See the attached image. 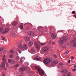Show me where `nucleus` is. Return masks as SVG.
<instances>
[{"label": "nucleus", "instance_id": "nucleus-1", "mask_svg": "<svg viewBox=\"0 0 76 76\" xmlns=\"http://www.w3.org/2000/svg\"><path fill=\"white\" fill-rule=\"evenodd\" d=\"M60 39L58 41V43L60 45L64 44V42H66L67 40V37L66 36L63 37H60L59 38Z\"/></svg>", "mask_w": 76, "mask_h": 76}, {"label": "nucleus", "instance_id": "nucleus-2", "mask_svg": "<svg viewBox=\"0 0 76 76\" xmlns=\"http://www.w3.org/2000/svg\"><path fill=\"white\" fill-rule=\"evenodd\" d=\"M35 68L37 69L39 73V75L41 76H42L45 74L44 72L39 67L37 66H35Z\"/></svg>", "mask_w": 76, "mask_h": 76}, {"label": "nucleus", "instance_id": "nucleus-3", "mask_svg": "<svg viewBox=\"0 0 76 76\" xmlns=\"http://www.w3.org/2000/svg\"><path fill=\"white\" fill-rule=\"evenodd\" d=\"M52 59L50 58H45L43 61V63L45 64H46L50 63Z\"/></svg>", "mask_w": 76, "mask_h": 76}, {"label": "nucleus", "instance_id": "nucleus-4", "mask_svg": "<svg viewBox=\"0 0 76 76\" xmlns=\"http://www.w3.org/2000/svg\"><path fill=\"white\" fill-rule=\"evenodd\" d=\"M34 45L36 48L38 50H39L40 48L39 45L38 44L37 41L34 42Z\"/></svg>", "mask_w": 76, "mask_h": 76}, {"label": "nucleus", "instance_id": "nucleus-5", "mask_svg": "<svg viewBox=\"0 0 76 76\" xmlns=\"http://www.w3.org/2000/svg\"><path fill=\"white\" fill-rule=\"evenodd\" d=\"M28 48V46L26 44H24L23 45V49H22L23 50V51H24L25 50H27Z\"/></svg>", "mask_w": 76, "mask_h": 76}, {"label": "nucleus", "instance_id": "nucleus-6", "mask_svg": "<svg viewBox=\"0 0 76 76\" xmlns=\"http://www.w3.org/2000/svg\"><path fill=\"white\" fill-rule=\"evenodd\" d=\"M27 33H28V35L31 36H34L35 35V34L34 32L31 31H28V32H27Z\"/></svg>", "mask_w": 76, "mask_h": 76}, {"label": "nucleus", "instance_id": "nucleus-7", "mask_svg": "<svg viewBox=\"0 0 76 76\" xmlns=\"http://www.w3.org/2000/svg\"><path fill=\"white\" fill-rule=\"evenodd\" d=\"M2 66H1V67L3 68L4 70H6L7 68L5 67V63L3 62L2 64Z\"/></svg>", "mask_w": 76, "mask_h": 76}, {"label": "nucleus", "instance_id": "nucleus-8", "mask_svg": "<svg viewBox=\"0 0 76 76\" xmlns=\"http://www.w3.org/2000/svg\"><path fill=\"white\" fill-rule=\"evenodd\" d=\"M48 47H44L43 50V51L44 52H48Z\"/></svg>", "mask_w": 76, "mask_h": 76}, {"label": "nucleus", "instance_id": "nucleus-9", "mask_svg": "<svg viewBox=\"0 0 76 76\" xmlns=\"http://www.w3.org/2000/svg\"><path fill=\"white\" fill-rule=\"evenodd\" d=\"M18 46L19 48H21V50H23V49L21 43L20 42L18 44Z\"/></svg>", "mask_w": 76, "mask_h": 76}, {"label": "nucleus", "instance_id": "nucleus-10", "mask_svg": "<svg viewBox=\"0 0 76 76\" xmlns=\"http://www.w3.org/2000/svg\"><path fill=\"white\" fill-rule=\"evenodd\" d=\"M58 63V62L57 61H54L51 62V64L52 65H55L56 64H57Z\"/></svg>", "mask_w": 76, "mask_h": 76}, {"label": "nucleus", "instance_id": "nucleus-11", "mask_svg": "<svg viewBox=\"0 0 76 76\" xmlns=\"http://www.w3.org/2000/svg\"><path fill=\"white\" fill-rule=\"evenodd\" d=\"M76 40V38L75 37L74 38V39H73L72 41L73 42H74V43L73 44V47H76V42H75Z\"/></svg>", "mask_w": 76, "mask_h": 76}, {"label": "nucleus", "instance_id": "nucleus-12", "mask_svg": "<svg viewBox=\"0 0 76 76\" xmlns=\"http://www.w3.org/2000/svg\"><path fill=\"white\" fill-rule=\"evenodd\" d=\"M8 61L10 63H11L12 64H15V62L14 60H13L12 59H9L8 60Z\"/></svg>", "mask_w": 76, "mask_h": 76}, {"label": "nucleus", "instance_id": "nucleus-13", "mask_svg": "<svg viewBox=\"0 0 76 76\" xmlns=\"http://www.w3.org/2000/svg\"><path fill=\"white\" fill-rule=\"evenodd\" d=\"M9 29L8 28H5V29L3 31L2 33L3 34L7 33L9 31Z\"/></svg>", "mask_w": 76, "mask_h": 76}, {"label": "nucleus", "instance_id": "nucleus-14", "mask_svg": "<svg viewBox=\"0 0 76 76\" xmlns=\"http://www.w3.org/2000/svg\"><path fill=\"white\" fill-rule=\"evenodd\" d=\"M34 60L38 61H40L41 60V59L39 56H37L36 57H35Z\"/></svg>", "mask_w": 76, "mask_h": 76}, {"label": "nucleus", "instance_id": "nucleus-15", "mask_svg": "<svg viewBox=\"0 0 76 76\" xmlns=\"http://www.w3.org/2000/svg\"><path fill=\"white\" fill-rule=\"evenodd\" d=\"M51 37L53 39H55L56 37V35L55 33H53L51 34Z\"/></svg>", "mask_w": 76, "mask_h": 76}, {"label": "nucleus", "instance_id": "nucleus-16", "mask_svg": "<svg viewBox=\"0 0 76 76\" xmlns=\"http://www.w3.org/2000/svg\"><path fill=\"white\" fill-rule=\"evenodd\" d=\"M26 69L25 67H21L20 69V71L21 72H23L26 70Z\"/></svg>", "mask_w": 76, "mask_h": 76}, {"label": "nucleus", "instance_id": "nucleus-17", "mask_svg": "<svg viewBox=\"0 0 76 76\" xmlns=\"http://www.w3.org/2000/svg\"><path fill=\"white\" fill-rule=\"evenodd\" d=\"M33 42H30L28 44V47H31L33 44Z\"/></svg>", "mask_w": 76, "mask_h": 76}, {"label": "nucleus", "instance_id": "nucleus-18", "mask_svg": "<svg viewBox=\"0 0 76 76\" xmlns=\"http://www.w3.org/2000/svg\"><path fill=\"white\" fill-rule=\"evenodd\" d=\"M25 39L26 41H29L30 40V38L26 36L25 37Z\"/></svg>", "mask_w": 76, "mask_h": 76}, {"label": "nucleus", "instance_id": "nucleus-19", "mask_svg": "<svg viewBox=\"0 0 76 76\" xmlns=\"http://www.w3.org/2000/svg\"><path fill=\"white\" fill-rule=\"evenodd\" d=\"M67 72H68V71L66 69L63 70L61 71L62 73L63 74L66 73Z\"/></svg>", "mask_w": 76, "mask_h": 76}, {"label": "nucleus", "instance_id": "nucleus-20", "mask_svg": "<svg viewBox=\"0 0 76 76\" xmlns=\"http://www.w3.org/2000/svg\"><path fill=\"white\" fill-rule=\"evenodd\" d=\"M18 23L16 21H15L13 22V23H12V25L13 26H16L17 25Z\"/></svg>", "mask_w": 76, "mask_h": 76}, {"label": "nucleus", "instance_id": "nucleus-21", "mask_svg": "<svg viewBox=\"0 0 76 76\" xmlns=\"http://www.w3.org/2000/svg\"><path fill=\"white\" fill-rule=\"evenodd\" d=\"M39 44L40 45H45L46 44V42L42 43L40 42H39Z\"/></svg>", "mask_w": 76, "mask_h": 76}, {"label": "nucleus", "instance_id": "nucleus-22", "mask_svg": "<svg viewBox=\"0 0 76 76\" xmlns=\"http://www.w3.org/2000/svg\"><path fill=\"white\" fill-rule=\"evenodd\" d=\"M3 28L2 27H0V33H1L3 30Z\"/></svg>", "mask_w": 76, "mask_h": 76}, {"label": "nucleus", "instance_id": "nucleus-23", "mask_svg": "<svg viewBox=\"0 0 76 76\" xmlns=\"http://www.w3.org/2000/svg\"><path fill=\"white\" fill-rule=\"evenodd\" d=\"M11 35L12 37H15V34L14 33H12L11 34Z\"/></svg>", "mask_w": 76, "mask_h": 76}, {"label": "nucleus", "instance_id": "nucleus-24", "mask_svg": "<svg viewBox=\"0 0 76 76\" xmlns=\"http://www.w3.org/2000/svg\"><path fill=\"white\" fill-rule=\"evenodd\" d=\"M19 66V64H17L14 65V67H18Z\"/></svg>", "mask_w": 76, "mask_h": 76}, {"label": "nucleus", "instance_id": "nucleus-25", "mask_svg": "<svg viewBox=\"0 0 76 76\" xmlns=\"http://www.w3.org/2000/svg\"><path fill=\"white\" fill-rule=\"evenodd\" d=\"M31 51L33 52H34L35 51V49L34 48H31Z\"/></svg>", "mask_w": 76, "mask_h": 76}, {"label": "nucleus", "instance_id": "nucleus-26", "mask_svg": "<svg viewBox=\"0 0 76 76\" xmlns=\"http://www.w3.org/2000/svg\"><path fill=\"white\" fill-rule=\"evenodd\" d=\"M14 56V55L13 54H10V58H13Z\"/></svg>", "mask_w": 76, "mask_h": 76}, {"label": "nucleus", "instance_id": "nucleus-27", "mask_svg": "<svg viewBox=\"0 0 76 76\" xmlns=\"http://www.w3.org/2000/svg\"><path fill=\"white\" fill-rule=\"evenodd\" d=\"M67 76H72V73L70 72L68 73L67 75Z\"/></svg>", "mask_w": 76, "mask_h": 76}, {"label": "nucleus", "instance_id": "nucleus-28", "mask_svg": "<svg viewBox=\"0 0 76 76\" xmlns=\"http://www.w3.org/2000/svg\"><path fill=\"white\" fill-rule=\"evenodd\" d=\"M10 53L12 54H13L14 53V50H11L10 51Z\"/></svg>", "mask_w": 76, "mask_h": 76}, {"label": "nucleus", "instance_id": "nucleus-29", "mask_svg": "<svg viewBox=\"0 0 76 76\" xmlns=\"http://www.w3.org/2000/svg\"><path fill=\"white\" fill-rule=\"evenodd\" d=\"M69 51H65V52L64 53L65 55H67L68 54H69Z\"/></svg>", "mask_w": 76, "mask_h": 76}, {"label": "nucleus", "instance_id": "nucleus-30", "mask_svg": "<svg viewBox=\"0 0 76 76\" xmlns=\"http://www.w3.org/2000/svg\"><path fill=\"white\" fill-rule=\"evenodd\" d=\"M20 28L21 30L23 29V26L22 25H20Z\"/></svg>", "mask_w": 76, "mask_h": 76}, {"label": "nucleus", "instance_id": "nucleus-31", "mask_svg": "<svg viewBox=\"0 0 76 76\" xmlns=\"http://www.w3.org/2000/svg\"><path fill=\"white\" fill-rule=\"evenodd\" d=\"M3 62L5 63L6 60V58H4L3 59Z\"/></svg>", "mask_w": 76, "mask_h": 76}, {"label": "nucleus", "instance_id": "nucleus-32", "mask_svg": "<svg viewBox=\"0 0 76 76\" xmlns=\"http://www.w3.org/2000/svg\"><path fill=\"white\" fill-rule=\"evenodd\" d=\"M24 58H21L20 59V61L22 62H23V59Z\"/></svg>", "mask_w": 76, "mask_h": 76}, {"label": "nucleus", "instance_id": "nucleus-33", "mask_svg": "<svg viewBox=\"0 0 76 76\" xmlns=\"http://www.w3.org/2000/svg\"><path fill=\"white\" fill-rule=\"evenodd\" d=\"M53 57L55 58H57V56L56 55V54H54L53 55Z\"/></svg>", "mask_w": 76, "mask_h": 76}, {"label": "nucleus", "instance_id": "nucleus-34", "mask_svg": "<svg viewBox=\"0 0 76 76\" xmlns=\"http://www.w3.org/2000/svg\"><path fill=\"white\" fill-rule=\"evenodd\" d=\"M62 48H65L66 47L65 45H63L62 46Z\"/></svg>", "mask_w": 76, "mask_h": 76}, {"label": "nucleus", "instance_id": "nucleus-35", "mask_svg": "<svg viewBox=\"0 0 76 76\" xmlns=\"http://www.w3.org/2000/svg\"><path fill=\"white\" fill-rule=\"evenodd\" d=\"M3 50V48H0V51H1Z\"/></svg>", "mask_w": 76, "mask_h": 76}, {"label": "nucleus", "instance_id": "nucleus-36", "mask_svg": "<svg viewBox=\"0 0 76 76\" xmlns=\"http://www.w3.org/2000/svg\"><path fill=\"white\" fill-rule=\"evenodd\" d=\"M59 65L60 66H63V64L62 63H61L59 64Z\"/></svg>", "mask_w": 76, "mask_h": 76}, {"label": "nucleus", "instance_id": "nucleus-37", "mask_svg": "<svg viewBox=\"0 0 76 76\" xmlns=\"http://www.w3.org/2000/svg\"><path fill=\"white\" fill-rule=\"evenodd\" d=\"M76 70V68H75L74 69H72V71H75Z\"/></svg>", "mask_w": 76, "mask_h": 76}, {"label": "nucleus", "instance_id": "nucleus-38", "mask_svg": "<svg viewBox=\"0 0 76 76\" xmlns=\"http://www.w3.org/2000/svg\"><path fill=\"white\" fill-rule=\"evenodd\" d=\"M75 11H73L72 12V13L73 14H75Z\"/></svg>", "mask_w": 76, "mask_h": 76}, {"label": "nucleus", "instance_id": "nucleus-39", "mask_svg": "<svg viewBox=\"0 0 76 76\" xmlns=\"http://www.w3.org/2000/svg\"><path fill=\"white\" fill-rule=\"evenodd\" d=\"M18 52L19 53H21V51H20V50L18 51Z\"/></svg>", "mask_w": 76, "mask_h": 76}, {"label": "nucleus", "instance_id": "nucleus-40", "mask_svg": "<svg viewBox=\"0 0 76 76\" xmlns=\"http://www.w3.org/2000/svg\"><path fill=\"white\" fill-rule=\"evenodd\" d=\"M42 27H41V26H39L38 27V29H39L40 28H42Z\"/></svg>", "mask_w": 76, "mask_h": 76}, {"label": "nucleus", "instance_id": "nucleus-41", "mask_svg": "<svg viewBox=\"0 0 76 76\" xmlns=\"http://www.w3.org/2000/svg\"><path fill=\"white\" fill-rule=\"evenodd\" d=\"M70 61H71L70 60H69L68 61V63H70Z\"/></svg>", "mask_w": 76, "mask_h": 76}, {"label": "nucleus", "instance_id": "nucleus-42", "mask_svg": "<svg viewBox=\"0 0 76 76\" xmlns=\"http://www.w3.org/2000/svg\"><path fill=\"white\" fill-rule=\"evenodd\" d=\"M17 59L18 60H20V58L19 57H18V58H17Z\"/></svg>", "mask_w": 76, "mask_h": 76}, {"label": "nucleus", "instance_id": "nucleus-43", "mask_svg": "<svg viewBox=\"0 0 76 76\" xmlns=\"http://www.w3.org/2000/svg\"><path fill=\"white\" fill-rule=\"evenodd\" d=\"M52 44H55V42H52Z\"/></svg>", "mask_w": 76, "mask_h": 76}, {"label": "nucleus", "instance_id": "nucleus-44", "mask_svg": "<svg viewBox=\"0 0 76 76\" xmlns=\"http://www.w3.org/2000/svg\"><path fill=\"white\" fill-rule=\"evenodd\" d=\"M6 66L7 67V63L6 64Z\"/></svg>", "mask_w": 76, "mask_h": 76}, {"label": "nucleus", "instance_id": "nucleus-45", "mask_svg": "<svg viewBox=\"0 0 76 76\" xmlns=\"http://www.w3.org/2000/svg\"><path fill=\"white\" fill-rule=\"evenodd\" d=\"M4 39H5V37H4L3 39H2V40H4Z\"/></svg>", "mask_w": 76, "mask_h": 76}, {"label": "nucleus", "instance_id": "nucleus-46", "mask_svg": "<svg viewBox=\"0 0 76 76\" xmlns=\"http://www.w3.org/2000/svg\"><path fill=\"white\" fill-rule=\"evenodd\" d=\"M72 58V59H73V58H74V57H72V58Z\"/></svg>", "mask_w": 76, "mask_h": 76}, {"label": "nucleus", "instance_id": "nucleus-47", "mask_svg": "<svg viewBox=\"0 0 76 76\" xmlns=\"http://www.w3.org/2000/svg\"><path fill=\"white\" fill-rule=\"evenodd\" d=\"M6 56L5 55H4V57H3V58H4V57H5Z\"/></svg>", "mask_w": 76, "mask_h": 76}, {"label": "nucleus", "instance_id": "nucleus-48", "mask_svg": "<svg viewBox=\"0 0 76 76\" xmlns=\"http://www.w3.org/2000/svg\"><path fill=\"white\" fill-rule=\"evenodd\" d=\"M74 67H76V65H75V66H74Z\"/></svg>", "mask_w": 76, "mask_h": 76}, {"label": "nucleus", "instance_id": "nucleus-49", "mask_svg": "<svg viewBox=\"0 0 76 76\" xmlns=\"http://www.w3.org/2000/svg\"><path fill=\"white\" fill-rule=\"evenodd\" d=\"M3 76H5V75H4V74H3Z\"/></svg>", "mask_w": 76, "mask_h": 76}, {"label": "nucleus", "instance_id": "nucleus-50", "mask_svg": "<svg viewBox=\"0 0 76 76\" xmlns=\"http://www.w3.org/2000/svg\"><path fill=\"white\" fill-rule=\"evenodd\" d=\"M19 76H23L22 75H19Z\"/></svg>", "mask_w": 76, "mask_h": 76}, {"label": "nucleus", "instance_id": "nucleus-51", "mask_svg": "<svg viewBox=\"0 0 76 76\" xmlns=\"http://www.w3.org/2000/svg\"><path fill=\"white\" fill-rule=\"evenodd\" d=\"M32 76V75H30V76Z\"/></svg>", "mask_w": 76, "mask_h": 76}, {"label": "nucleus", "instance_id": "nucleus-52", "mask_svg": "<svg viewBox=\"0 0 76 76\" xmlns=\"http://www.w3.org/2000/svg\"><path fill=\"white\" fill-rule=\"evenodd\" d=\"M75 18H76V16H75Z\"/></svg>", "mask_w": 76, "mask_h": 76}]
</instances>
